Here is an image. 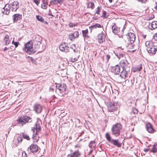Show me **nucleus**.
Here are the masks:
<instances>
[{
	"label": "nucleus",
	"instance_id": "nucleus-44",
	"mask_svg": "<svg viewBox=\"0 0 157 157\" xmlns=\"http://www.w3.org/2000/svg\"><path fill=\"white\" fill-rule=\"evenodd\" d=\"M71 48L72 49H73V51L74 52H75V44H73L71 45Z\"/></svg>",
	"mask_w": 157,
	"mask_h": 157
},
{
	"label": "nucleus",
	"instance_id": "nucleus-42",
	"mask_svg": "<svg viewBox=\"0 0 157 157\" xmlns=\"http://www.w3.org/2000/svg\"><path fill=\"white\" fill-rule=\"evenodd\" d=\"M142 69V65H141V64H140V66H139L136 67V70L137 71H140Z\"/></svg>",
	"mask_w": 157,
	"mask_h": 157
},
{
	"label": "nucleus",
	"instance_id": "nucleus-4",
	"mask_svg": "<svg viewBox=\"0 0 157 157\" xmlns=\"http://www.w3.org/2000/svg\"><path fill=\"white\" fill-rule=\"evenodd\" d=\"M121 129V125L120 124L117 123L113 125L112 128V134L116 136L120 134V130Z\"/></svg>",
	"mask_w": 157,
	"mask_h": 157
},
{
	"label": "nucleus",
	"instance_id": "nucleus-1",
	"mask_svg": "<svg viewBox=\"0 0 157 157\" xmlns=\"http://www.w3.org/2000/svg\"><path fill=\"white\" fill-rule=\"evenodd\" d=\"M145 46L147 47V51L151 55H154L157 52L156 43L152 41H147L145 42Z\"/></svg>",
	"mask_w": 157,
	"mask_h": 157
},
{
	"label": "nucleus",
	"instance_id": "nucleus-48",
	"mask_svg": "<svg viewBox=\"0 0 157 157\" xmlns=\"http://www.w3.org/2000/svg\"><path fill=\"white\" fill-rule=\"evenodd\" d=\"M154 39L155 40L157 41V33H156L154 36Z\"/></svg>",
	"mask_w": 157,
	"mask_h": 157
},
{
	"label": "nucleus",
	"instance_id": "nucleus-31",
	"mask_svg": "<svg viewBox=\"0 0 157 157\" xmlns=\"http://www.w3.org/2000/svg\"><path fill=\"white\" fill-rule=\"evenodd\" d=\"M88 6L92 9H93L94 7V4L92 2H89L88 3Z\"/></svg>",
	"mask_w": 157,
	"mask_h": 157
},
{
	"label": "nucleus",
	"instance_id": "nucleus-54",
	"mask_svg": "<svg viewBox=\"0 0 157 157\" xmlns=\"http://www.w3.org/2000/svg\"><path fill=\"white\" fill-rule=\"evenodd\" d=\"M120 49H121L122 50H123L124 49L123 48H122L121 47L120 48H118V50H119Z\"/></svg>",
	"mask_w": 157,
	"mask_h": 157
},
{
	"label": "nucleus",
	"instance_id": "nucleus-64",
	"mask_svg": "<svg viewBox=\"0 0 157 157\" xmlns=\"http://www.w3.org/2000/svg\"><path fill=\"white\" fill-rule=\"evenodd\" d=\"M144 38H145V36H144Z\"/></svg>",
	"mask_w": 157,
	"mask_h": 157
},
{
	"label": "nucleus",
	"instance_id": "nucleus-14",
	"mask_svg": "<svg viewBox=\"0 0 157 157\" xmlns=\"http://www.w3.org/2000/svg\"><path fill=\"white\" fill-rule=\"evenodd\" d=\"M105 34L102 33L99 34L98 36V42L100 43H103L105 41Z\"/></svg>",
	"mask_w": 157,
	"mask_h": 157
},
{
	"label": "nucleus",
	"instance_id": "nucleus-58",
	"mask_svg": "<svg viewBox=\"0 0 157 157\" xmlns=\"http://www.w3.org/2000/svg\"><path fill=\"white\" fill-rule=\"evenodd\" d=\"M94 143V141H91V143H90V144H91V143Z\"/></svg>",
	"mask_w": 157,
	"mask_h": 157
},
{
	"label": "nucleus",
	"instance_id": "nucleus-36",
	"mask_svg": "<svg viewBox=\"0 0 157 157\" xmlns=\"http://www.w3.org/2000/svg\"><path fill=\"white\" fill-rule=\"evenodd\" d=\"M73 35L74 36L75 38H78L79 36V34L78 31L75 32L73 33Z\"/></svg>",
	"mask_w": 157,
	"mask_h": 157
},
{
	"label": "nucleus",
	"instance_id": "nucleus-41",
	"mask_svg": "<svg viewBox=\"0 0 157 157\" xmlns=\"http://www.w3.org/2000/svg\"><path fill=\"white\" fill-rule=\"evenodd\" d=\"M52 2L54 4H56L57 3H60L62 2L61 0H52Z\"/></svg>",
	"mask_w": 157,
	"mask_h": 157
},
{
	"label": "nucleus",
	"instance_id": "nucleus-8",
	"mask_svg": "<svg viewBox=\"0 0 157 157\" xmlns=\"http://www.w3.org/2000/svg\"><path fill=\"white\" fill-rule=\"evenodd\" d=\"M38 150V147L35 144H32L28 148L27 151L28 153L30 151L33 153L36 152Z\"/></svg>",
	"mask_w": 157,
	"mask_h": 157
},
{
	"label": "nucleus",
	"instance_id": "nucleus-22",
	"mask_svg": "<svg viewBox=\"0 0 157 157\" xmlns=\"http://www.w3.org/2000/svg\"><path fill=\"white\" fill-rule=\"evenodd\" d=\"M48 0H43V2L41 5L42 8L46 9L47 8L48 5Z\"/></svg>",
	"mask_w": 157,
	"mask_h": 157
},
{
	"label": "nucleus",
	"instance_id": "nucleus-7",
	"mask_svg": "<svg viewBox=\"0 0 157 157\" xmlns=\"http://www.w3.org/2000/svg\"><path fill=\"white\" fill-rule=\"evenodd\" d=\"M118 105L117 102H115L113 103H109L107 105L108 109L110 112H113L117 109Z\"/></svg>",
	"mask_w": 157,
	"mask_h": 157
},
{
	"label": "nucleus",
	"instance_id": "nucleus-26",
	"mask_svg": "<svg viewBox=\"0 0 157 157\" xmlns=\"http://www.w3.org/2000/svg\"><path fill=\"white\" fill-rule=\"evenodd\" d=\"M102 26L99 24H96L90 27L91 29H96L97 28H101Z\"/></svg>",
	"mask_w": 157,
	"mask_h": 157
},
{
	"label": "nucleus",
	"instance_id": "nucleus-33",
	"mask_svg": "<svg viewBox=\"0 0 157 157\" xmlns=\"http://www.w3.org/2000/svg\"><path fill=\"white\" fill-rule=\"evenodd\" d=\"M152 150L153 152L155 153L157 152V145H154L153 146Z\"/></svg>",
	"mask_w": 157,
	"mask_h": 157
},
{
	"label": "nucleus",
	"instance_id": "nucleus-28",
	"mask_svg": "<svg viewBox=\"0 0 157 157\" xmlns=\"http://www.w3.org/2000/svg\"><path fill=\"white\" fill-rule=\"evenodd\" d=\"M36 18L39 21L44 23V20L43 18L40 15H37L36 16Z\"/></svg>",
	"mask_w": 157,
	"mask_h": 157
},
{
	"label": "nucleus",
	"instance_id": "nucleus-13",
	"mask_svg": "<svg viewBox=\"0 0 157 157\" xmlns=\"http://www.w3.org/2000/svg\"><path fill=\"white\" fill-rule=\"evenodd\" d=\"M59 49L60 51L65 52L69 51V48L66 46V43H63L60 44L59 46Z\"/></svg>",
	"mask_w": 157,
	"mask_h": 157
},
{
	"label": "nucleus",
	"instance_id": "nucleus-24",
	"mask_svg": "<svg viewBox=\"0 0 157 157\" xmlns=\"http://www.w3.org/2000/svg\"><path fill=\"white\" fill-rule=\"evenodd\" d=\"M4 41L6 45H8L10 43L11 41L9 39V36L6 35L4 39Z\"/></svg>",
	"mask_w": 157,
	"mask_h": 157
},
{
	"label": "nucleus",
	"instance_id": "nucleus-21",
	"mask_svg": "<svg viewBox=\"0 0 157 157\" xmlns=\"http://www.w3.org/2000/svg\"><path fill=\"white\" fill-rule=\"evenodd\" d=\"M110 142L112 143L113 145H116L118 147H120L121 146V144L119 142V140L118 139H117V140L112 139Z\"/></svg>",
	"mask_w": 157,
	"mask_h": 157
},
{
	"label": "nucleus",
	"instance_id": "nucleus-61",
	"mask_svg": "<svg viewBox=\"0 0 157 157\" xmlns=\"http://www.w3.org/2000/svg\"><path fill=\"white\" fill-rule=\"evenodd\" d=\"M92 152V151H90V153L91 154Z\"/></svg>",
	"mask_w": 157,
	"mask_h": 157
},
{
	"label": "nucleus",
	"instance_id": "nucleus-45",
	"mask_svg": "<svg viewBox=\"0 0 157 157\" xmlns=\"http://www.w3.org/2000/svg\"><path fill=\"white\" fill-rule=\"evenodd\" d=\"M33 2L35 3V4L38 6L40 3V0H33Z\"/></svg>",
	"mask_w": 157,
	"mask_h": 157
},
{
	"label": "nucleus",
	"instance_id": "nucleus-12",
	"mask_svg": "<svg viewBox=\"0 0 157 157\" xmlns=\"http://www.w3.org/2000/svg\"><path fill=\"white\" fill-rule=\"evenodd\" d=\"M22 138L21 136H20L19 134H16L13 140V143L16 145H17L19 142L22 141Z\"/></svg>",
	"mask_w": 157,
	"mask_h": 157
},
{
	"label": "nucleus",
	"instance_id": "nucleus-47",
	"mask_svg": "<svg viewBox=\"0 0 157 157\" xmlns=\"http://www.w3.org/2000/svg\"><path fill=\"white\" fill-rule=\"evenodd\" d=\"M28 58H29V61L30 62L31 61H34V59H33V58L32 57H30L29 56H28Z\"/></svg>",
	"mask_w": 157,
	"mask_h": 157
},
{
	"label": "nucleus",
	"instance_id": "nucleus-57",
	"mask_svg": "<svg viewBox=\"0 0 157 157\" xmlns=\"http://www.w3.org/2000/svg\"><path fill=\"white\" fill-rule=\"evenodd\" d=\"M131 86H132L133 85V82H132V80L131 81Z\"/></svg>",
	"mask_w": 157,
	"mask_h": 157
},
{
	"label": "nucleus",
	"instance_id": "nucleus-6",
	"mask_svg": "<svg viewBox=\"0 0 157 157\" xmlns=\"http://www.w3.org/2000/svg\"><path fill=\"white\" fill-rule=\"evenodd\" d=\"M56 87L57 88L56 91L59 93V95L62 96L63 93H64L66 91V89L67 88V86L64 84H61L59 85L58 88V86H56Z\"/></svg>",
	"mask_w": 157,
	"mask_h": 157
},
{
	"label": "nucleus",
	"instance_id": "nucleus-23",
	"mask_svg": "<svg viewBox=\"0 0 157 157\" xmlns=\"http://www.w3.org/2000/svg\"><path fill=\"white\" fill-rule=\"evenodd\" d=\"M13 17L14 22H16L17 21L21 19V15L19 14H16L13 15Z\"/></svg>",
	"mask_w": 157,
	"mask_h": 157
},
{
	"label": "nucleus",
	"instance_id": "nucleus-63",
	"mask_svg": "<svg viewBox=\"0 0 157 157\" xmlns=\"http://www.w3.org/2000/svg\"><path fill=\"white\" fill-rule=\"evenodd\" d=\"M136 113H137L138 112H137V110H136Z\"/></svg>",
	"mask_w": 157,
	"mask_h": 157
},
{
	"label": "nucleus",
	"instance_id": "nucleus-53",
	"mask_svg": "<svg viewBox=\"0 0 157 157\" xmlns=\"http://www.w3.org/2000/svg\"><path fill=\"white\" fill-rule=\"evenodd\" d=\"M149 150V149H144V151L145 152H147Z\"/></svg>",
	"mask_w": 157,
	"mask_h": 157
},
{
	"label": "nucleus",
	"instance_id": "nucleus-16",
	"mask_svg": "<svg viewBox=\"0 0 157 157\" xmlns=\"http://www.w3.org/2000/svg\"><path fill=\"white\" fill-rule=\"evenodd\" d=\"M111 70L115 74L118 75L120 72V67L119 65H116L112 68Z\"/></svg>",
	"mask_w": 157,
	"mask_h": 157
},
{
	"label": "nucleus",
	"instance_id": "nucleus-29",
	"mask_svg": "<svg viewBox=\"0 0 157 157\" xmlns=\"http://www.w3.org/2000/svg\"><path fill=\"white\" fill-rule=\"evenodd\" d=\"M82 33L84 37L86 38H87L88 37V30L87 29L82 30Z\"/></svg>",
	"mask_w": 157,
	"mask_h": 157
},
{
	"label": "nucleus",
	"instance_id": "nucleus-11",
	"mask_svg": "<svg viewBox=\"0 0 157 157\" xmlns=\"http://www.w3.org/2000/svg\"><path fill=\"white\" fill-rule=\"evenodd\" d=\"M11 9L10 6V5L6 4L4 7V8L1 10L2 12L6 14H8L10 12Z\"/></svg>",
	"mask_w": 157,
	"mask_h": 157
},
{
	"label": "nucleus",
	"instance_id": "nucleus-18",
	"mask_svg": "<svg viewBox=\"0 0 157 157\" xmlns=\"http://www.w3.org/2000/svg\"><path fill=\"white\" fill-rule=\"evenodd\" d=\"M120 64L123 69H124L127 67L128 63L127 60L125 58L121 61Z\"/></svg>",
	"mask_w": 157,
	"mask_h": 157
},
{
	"label": "nucleus",
	"instance_id": "nucleus-30",
	"mask_svg": "<svg viewBox=\"0 0 157 157\" xmlns=\"http://www.w3.org/2000/svg\"><path fill=\"white\" fill-rule=\"evenodd\" d=\"M105 137L107 139V140L109 142H111V141L112 140L111 138V137L110 136L108 132H107L105 135Z\"/></svg>",
	"mask_w": 157,
	"mask_h": 157
},
{
	"label": "nucleus",
	"instance_id": "nucleus-2",
	"mask_svg": "<svg viewBox=\"0 0 157 157\" xmlns=\"http://www.w3.org/2000/svg\"><path fill=\"white\" fill-rule=\"evenodd\" d=\"M32 121V118L26 116L20 117L17 120V124L20 127H22L27 123H31Z\"/></svg>",
	"mask_w": 157,
	"mask_h": 157
},
{
	"label": "nucleus",
	"instance_id": "nucleus-9",
	"mask_svg": "<svg viewBox=\"0 0 157 157\" xmlns=\"http://www.w3.org/2000/svg\"><path fill=\"white\" fill-rule=\"evenodd\" d=\"M127 39L130 43L132 44L135 41L136 36L135 34L132 33H130L127 35Z\"/></svg>",
	"mask_w": 157,
	"mask_h": 157
},
{
	"label": "nucleus",
	"instance_id": "nucleus-52",
	"mask_svg": "<svg viewBox=\"0 0 157 157\" xmlns=\"http://www.w3.org/2000/svg\"><path fill=\"white\" fill-rule=\"evenodd\" d=\"M8 49H9V48H7V47H6L4 48V51H7Z\"/></svg>",
	"mask_w": 157,
	"mask_h": 157
},
{
	"label": "nucleus",
	"instance_id": "nucleus-62",
	"mask_svg": "<svg viewBox=\"0 0 157 157\" xmlns=\"http://www.w3.org/2000/svg\"><path fill=\"white\" fill-rule=\"evenodd\" d=\"M33 140H35V141H34V142H35V141H36L34 139H33ZM38 140H37V141Z\"/></svg>",
	"mask_w": 157,
	"mask_h": 157
},
{
	"label": "nucleus",
	"instance_id": "nucleus-50",
	"mask_svg": "<svg viewBox=\"0 0 157 157\" xmlns=\"http://www.w3.org/2000/svg\"><path fill=\"white\" fill-rule=\"evenodd\" d=\"M81 145L79 144H78L75 145V148H80L81 147Z\"/></svg>",
	"mask_w": 157,
	"mask_h": 157
},
{
	"label": "nucleus",
	"instance_id": "nucleus-19",
	"mask_svg": "<svg viewBox=\"0 0 157 157\" xmlns=\"http://www.w3.org/2000/svg\"><path fill=\"white\" fill-rule=\"evenodd\" d=\"M80 154V153L78 150L75 151L71 154L68 155L67 157H79Z\"/></svg>",
	"mask_w": 157,
	"mask_h": 157
},
{
	"label": "nucleus",
	"instance_id": "nucleus-39",
	"mask_svg": "<svg viewBox=\"0 0 157 157\" xmlns=\"http://www.w3.org/2000/svg\"><path fill=\"white\" fill-rule=\"evenodd\" d=\"M19 44V42H14V40H13L12 41V44L15 45V48H16L18 46Z\"/></svg>",
	"mask_w": 157,
	"mask_h": 157
},
{
	"label": "nucleus",
	"instance_id": "nucleus-5",
	"mask_svg": "<svg viewBox=\"0 0 157 157\" xmlns=\"http://www.w3.org/2000/svg\"><path fill=\"white\" fill-rule=\"evenodd\" d=\"M24 50L29 54H32L35 52V51L33 50L32 44L29 42H28L25 44Z\"/></svg>",
	"mask_w": 157,
	"mask_h": 157
},
{
	"label": "nucleus",
	"instance_id": "nucleus-34",
	"mask_svg": "<svg viewBox=\"0 0 157 157\" xmlns=\"http://www.w3.org/2000/svg\"><path fill=\"white\" fill-rule=\"evenodd\" d=\"M41 42L40 41H38L37 42L36 44H35V46L36 48L39 49L40 48V46L41 45Z\"/></svg>",
	"mask_w": 157,
	"mask_h": 157
},
{
	"label": "nucleus",
	"instance_id": "nucleus-38",
	"mask_svg": "<svg viewBox=\"0 0 157 157\" xmlns=\"http://www.w3.org/2000/svg\"><path fill=\"white\" fill-rule=\"evenodd\" d=\"M154 17V15L151 14L148 16L147 18V19L148 20H150L153 19Z\"/></svg>",
	"mask_w": 157,
	"mask_h": 157
},
{
	"label": "nucleus",
	"instance_id": "nucleus-15",
	"mask_svg": "<svg viewBox=\"0 0 157 157\" xmlns=\"http://www.w3.org/2000/svg\"><path fill=\"white\" fill-rule=\"evenodd\" d=\"M34 109L37 113H40L42 111V106L38 104H36L34 106Z\"/></svg>",
	"mask_w": 157,
	"mask_h": 157
},
{
	"label": "nucleus",
	"instance_id": "nucleus-37",
	"mask_svg": "<svg viewBox=\"0 0 157 157\" xmlns=\"http://www.w3.org/2000/svg\"><path fill=\"white\" fill-rule=\"evenodd\" d=\"M23 136L24 139H25L27 140H29L30 139L29 136L26 134H23Z\"/></svg>",
	"mask_w": 157,
	"mask_h": 157
},
{
	"label": "nucleus",
	"instance_id": "nucleus-32",
	"mask_svg": "<svg viewBox=\"0 0 157 157\" xmlns=\"http://www.w3.org/2000/svg\"><path fill=\"white\" fill-rule=\"evenodd\" d=\"M115 55L117 58L119 59H121L124 57V55L122 54L121 53H115Z\"/></svg>",
	"mask_w": 157,
	"mask_h": 157
},
{
	"label": "nucleus",
	"instance_id": "nucleus-3",
	"mask_svg": "<svg viewBox=\"0 0 157 157\" xmlns=\"http://www.w3.org/2000/svg\"><path fill=\"white\" fill-rule=\"evenodd\" d=\"M41 127L39 124L36 123L33 128H32V130L34 133L33 135V138L36 141L39 140V136L38 134L41 129Z\"/></svg>",
	"mask_w": 157,
	"mask_h": 157
},
{
	"label": "nucleus",
	"instance_id": "nucleus-59",
	"mask_svg": "<svg viewBox=\"0 0 157 157\" xmlns=\"http://www.w3.org/2000/svg\"><path fill=\"white\" fill-rule=\"evenodd\" d=\"M109 2L110 3L112 1V0H109Z\"/></svg>",
	"mask_w": 157,
	"mask_h": 157
},
{
	"label": "nucleus",
	"instance_id": "nucleus-60",
	"mask_svg": "<svg viewBox=\"0 0 157 157\" xmlns=\"http://www.w3.org/2000/svg\"><path fill=\"white\" fill-rule=\"evenodd\" d=\"M50 90H52V91H53V89H52V88H50Z\"/></svg>",
	"mask_w": 157,
	"mask_h": 157
},
{
	"label": "nucleus",
	"instance_id": "nucleus-10",
	"mask_svg": "<svg viewBox=\"0 0 157 157\" xmlns=\"http://www.w3.org/2000/svg\"><path fill=\"white\" fill-rule=\"evenodd\" d=\"M10 6L12 11H16L19 7V3L15 1L10 5Z\"/></svg>",
	"mask_w": 157,
	"mask_h": 157
},
{
	"label": "nucleus",
	"instance_id": "nucleus-46",
	"mask_svg": "<svg viewBox=\"0 0 157 157\" xmlns=\"http://www.w3.org/2000/svg\"><path fill=\"white\" fill-rule=\"evenodd\" d=\"M106 12L105 11H104L103 12L102 15V17H107L106 16Z\"/></svg>",
	"mask_w": 157,
	"mask_h": 157
},
{
	"label": "nucleus",
	"instance_id": "nucleus-35",
	"mask_svg": "<svg viewBox=\"0 0 157 157\" xmlns=\"http://www.w3.org/2000/svg\"><path fill=\"white\" fill-rule=\"evenodd\" d=\"M69 38L71 40H72L75 38L73 33H71L69 34Z\"/></svg>",
	"mask_w": 157,
	"mask_h": 157
},
{
	"label": "nucleus",
	"instance_id": "nucleus-17",
	"mask_svg": "<svg viewBox=\"0 0 157 157\" xmlns=\"http://www.w3.org/2000/svg\"><path fill=\"white\" fill-rule=\"evenodd\" d=\"M113 32L115 34H117L120 32V29L114 23L112 24V27Z\"/></svg>",
	"mask_w": 157,
	"mask_h": 157
},
{
	"label": "nucleus",
	"instance_id": "nucleus-20",
	"mask_svg": "<svg viewBox=\"0 0 157 157\" xmlns=\"http://www.w3.org/2000/svg\"><path fill=\"white\" fill-rule=\"evenodd\" d=\"M146 128L147 131L149 133L153 132L154 131L152 126L150 123H148L146 124Z\"/></svg>",
	"mask_w": 157,
	"mask_h": 157
},
{
	"label": "nucleus",
	"instance_id": "nucleus-40",
	"mask_svg": "<svg viewBox=\"0 0 157 157\" xmlns=\"http://www.w3.org/2000/svg\"><path fill=\"white\" fill-rule=\"evenodd\" d=\"M100 9L101 7H100L98 6L96 9L95 13H97L99 14V12L100 11Z\"/></svg>",
	"mask_w": 157,
	"mask_h": 157
},
{
	"label": "nucleus",
	"instance_id": "nucleus-25",
	"mask_svg": "<svg viewBox=\"0 0 157 157\" xmlns=\"http://www.w3.org/2000/svg\"><path fill=\"white\" fill-rule=\"evenodd\" d=\"M127 72L124 69L121 72L120 76L121 78H125L127 77Z\"/></svg>",
	"mask_w": 157,
	"mask_h": 157
},
{
	"label": "nucleus",
	"instance_id": "nucleus-51",
	"mask_svg": "<svg viewBox=\"0 0 157 157\" xmlns=\"http://www.w3.org/2000/svg\"><path fill=\"white\" fill-rule=\"evenodd\" d=\"M138 1L141 2L142 3H145L147 1V0H137Z\"/></svg>",
	"mask_w": 157,
	"mask_h": 157
},
{
	"label": "nucleus",
	"instance_id": "nucleus-49",
	"mask_svg": "<svg viewBox=\"0 0 157 157\" xmlns=\"http://www.w3.org/2000/svg\"><path fill=\"white\" fill-rule=\"evenodd\" d=\"M110 56L109 55H107L106 56V58L107 61V62L108 61V60L110 59Z\"/></svg>",
	"mask_w": 157,
	"mask_h": 157
},
{
	"label": "nucleus",
	"instance_id": "nucleus-55",
	"mask_svg": "<svg viewBox=\"0 0 157 157\" xmlns=\"http://www.w3.org/2000/svg\"><path fill=\"white\" fill-rule=\"evenodd\" d=\"M32 62V63L34 64H36V62L35 60L34 59V61H31Z\"/></svg>",
	"mask_w": 157,
	"mask_h": 157
},
{
	"label": "nucleus",
	"instance_id": "nucleus-43",
	"mask_svg": "<svg viewBox=\"0 0 157 157\" xmlns=\"http://www.w3.org/2000/svg\"><path fill=\"white\" fill-rule=\"evenodd\" d=\"M77 24V23L74 24V23H70L69 24V26L70 27H72L73 26H76Z\"/></svg>",
	"mask_w": 157,
	"mask_h": 157
},
{
	"label": "nucleus",
	"instance_id": "nucleus-27",
	"mask_svg": "<svg viewBox=\"0 0 157 157\" xmlns=\"http://www.w3.org/2000/svg\"><path fill=\"white\" fill-rule=\"evenodd\" d=\"M151 30L157 28V21H153L151 22Z\"/></svg>",
	"mask_w": 157,
	"mask_h": 157
},
{
	"label": "nucleus",
	"instance_id": "nucleus-56",
	"mask_svg": "<svg viewBox=\"0 0 157 157\" xmlns=\"http://www.w3.org/2000/svg\"><path fill=\"white\" fill-rule=\"evenodd\" d=\"M156 5L154 7V8L155 9H157V3H156Z\"/></svg>",
	"mask_w": 157,
	"mask_h": 157
}]
</instances>
